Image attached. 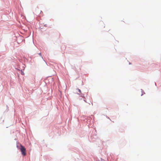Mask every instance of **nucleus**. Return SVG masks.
Instances as JSON below:
<instances>
[{
  "label": "nucleus",
  "mask_w": 161,
  "mask_h": 161,
  "mask_svg": "<svg viewBox=\"0 0 161 161\" xmlns=\"http://www.w3.org/2000/svg\"><path fill=\"white\" fill-rule=\"evenodd\" d=\"M78 90L79 91V92H80V93H81V91L80 89H78Z\"/></svg>",
  "instance_id": "obj_2"
},
{
  "label": "nucleus",
  "mask_w": 161,
  "mask_h": 161,
  "mask_svg": "<svg viewBox=\"0 0 161 161\" xmlns=\"http://www.w3.org/2000/svg\"><path fill=\"white\" fill-rule=\"evenodd\" d=\"M20 150L21 152L22 153V154L24 156H25L26 155V149L22 145H20Z\"/></svg>",
  "instance_id": "obj_1"
},
{
  "label": "nucleus",
  "mask_w": 161,
  "mask_h": 161,
  "mask_svg": "<svg viewBox=\"0 0 161 161\" xmlns=\"http://www.w3.org/2000/svg\"><path fill=\"white\" fill-rule=\"evenodd\" d=\"M21 74H22V75H24V72H22V73H21Z\"/></svg>",
  "instance_id": "obj_3"
},
{
  "label": "nucleus",
  "mask_w": 161,
  "mask_h": 161,
  "mask_svg": "<svg viewBox=\"0 0 161 161\" xmlns=\"http://www.w3.org/2000/svg\"><path fill=\"white\" fill-rule=\"evenodd\" d=\"M39 54L40 55V56H41V53H40Z\"/></svg>",
  "instance_id": "obj_4"
}]
</instances>
